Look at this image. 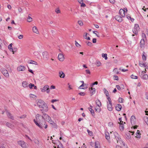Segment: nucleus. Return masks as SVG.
<instances>
[{
  "instance_id": "nucleus-1",
  "label": "nucleus",
  "mask_w": 148,
  "mask_h": 148,
  "mask_svg": "<svg viewBox=\"0 0 148 148\" xmlns=\"http://www.w3.org/2000/svg\"><path fill=\"white\" fill-rule=\"evenodd\" d=\"M41 116L39 114H37L36 115V119L34 120V121L35 124L38 126L40 128L42 129L44 127L46 129L47 127V125L46 124L45 121L40 120V118H41Z\"/></svg>"
},
{
  "instance_id": "nucleus-2",
  "label": "nucleus",
  "mask_w": 148,
  "mask_h": 148,
  "mask_svg": "<svg viewBox=\"0 0 148 148\" xmlns=\"http://www.w3.org/2000/svg\"><path fill=\"white\" fill-rule=\"evenodd\" d=\"M114 134L115 139L117 141V143H119L120 144L121 146L123 145L125 146L124 143L123 141L120 138V136L119 134L116 132H115Z\"/></svg>"
},
{
  "instance_id": "nucleus-3",
  "label": "nucleus",
  "mask_w": 148,
  "mask_h": 148,
  "mask_svg": "<svg viewBox=\"0 0 148 148\" xmlns=\"http://www.w3.org/2000/svg\"><path fill=\"white\" fill-rule=\"evenodd\" d=\"M41 108L40 110L42 112V113H45V112H47L48 110V108L47 104L45 103L41 107H40Z\"/></svg>"
},
{
  "instance_id": "nucleus-4",
  "label": "nucleus",
  "mask_w": 148,
  "mask_h": 148,
  "mask_svg": "<svg viewBox=\"0 0 148 148\" xmlns=\"http://www.w3.org/2000/svg\"><path fill=\"white\" fill-rule=\"evenodd\" d=\"M43 115L41 116V118L44 119L45 121H49V120L51 119V117L48 114H46L45 112L42 113Z\"/></svg>"
},
{
  "instance_id": "nucleus-5",
  "label": "nucleus",
  "mask_w": 148,
  "mask_h": 148,
  "mask_svg": "<svg viewBox=\"0 0 148 148\" xmlns=\"http://www.w3.org/2000/svg\"><path fill=\"white\" fill-rule=\"evenodd\" d=\"M2 73L3 75L6 77H8L9 76L8 71L4 68H1L0 70Z\"/></svg>"
},
{
  "instance_id": "nucleus-6",
  "label": "nucleus",
  "mask_w": 148,
  "mask_h": 148,
  "mask_svg": "<svg viewBox=\"0 0 148 148\" xmlns=\"http://www.w3.org/2000/svg\"><path fill=\"white\" fill-rule=\"evenodd\" d=\"M41 91L42 92L46 91L47 93H49L50 91L49 86L48 85H45L41 89Z\"/></svg>"
},
{
  "instance_id": "nucleus-7",
  "label": "nucleus",
  "mask_w": 148,
  "mask_h": 148,
  "mask_svg": "<svg viewBox=\"0 0 148 148\" xmlns=\"http://www.w3.org/2000/svg\"><path fill=\"white\" fill-rule=\"evenodd\" d=\"M140 75L141 78L143 79L146 80L148 79V75L147 74H145L143 71H142Z\"/></svg>"
},
{
  "instance_id": "nucleus-8",
  "label": "nucleus",
  "mask_w": 148,
  "mask_h": 148,
  "mask_svg": "<svg viewBox=\"0 0 148 148\" xmlns=\"http://www.w3.org/2000/svg\"><path fill=\"white\" fill-rule=\"evenodd\" d=\"M18 143L23 148H25L27 147L26 143L24 141H19L18 142Z\"/></svg>"
},
{
  "instance_id": "nucleus-9",
  "label": "nucleus",
  "mask_w": 148,
  "mask_h": 148,
  "mask_svg": "<svg viewBox=\"0 0 148 148\" xmlns=\"http://www.w3.org/2000/svg\"><path fill=\"white\" fill-rule=\"evenodd\" d=\"M37 103V105L40 108L45 103L41 99H39Z\"/></svg>"
},
{
  "instance_id": "nucleus-10",
  "label": "nucleus",
  "mask_w": 148,
  "mask_h": 148,
  "mask_svg": "<svg viewBox=\"0 0 148 148\" xmlns=\"http://www.w3.org/2000/svg\"><path fill=\"white\" fill-rule=\"evenodd\" d=\"M139 29V25L138 24H135L134 29L133 30V33L136 34H138V30Z\"/></svg>"
},
{
  "instance_id": "nucleus-11",
  "label": "nucleus",
  "mask_w": 148,
  "mask_h": 148,
  "mask_svg": "<svg viewBox=\"0 0 148 148\" xmlns=\"http://www.w3.org/2000/svg\"><path fill=\"white\" fill-rule=\"evenodd\" d=\"M42 56L43 59L45 60H47L49 58V55L48 52L47 51H45L42 53Z\"/></svg>"
},
{
  "instance_id": "nucleus-12",
  "label": "nucleus",
  "mask_w": 148,
  "mask_h": 148,
  "mask_svg": "<svg viewBox=\"0 0 148 148\" xmlns=\"http://www.w3.org/2000/svg\"><path fill=\"white\" fill-rule=\"evenodd\" d=\"M125 11L122 9H120L119 11V13L122 17H124L125 15Z\"/></svg>"
},
{
  "instance_id": "nucleus-13",
  "label": "nucleus",
  "mask_w": 148,
  "mask_h": 148,
  "mask_svg": "<svg viewBox=\"0 0 148 148\" xmlns=\"http://www.w3.org/2000/svg\"><path fill=\"white\" fill-rule=\"evenodd\" d=\"M58 59L60 61H63L64 60V55L62 53H59L58 55Z\"/></svg>"
},
{
  "instance_id": "nucleus-14",
  "label": "nucleus",
  "mask_w": 148,
  "mask_h": 148,
  "mask_svg": "<svg viewBox=\"0 0 148 148\" xmlns=\"http://www.w3.org/2000/svg\"><path fill=\"white\" fill-rule=\"evenodd\" d=\"M145 41L143 39H141L140 42V47L143 49L144 48Z\"/></svg>"
},
{
  "instance_id": "nucleus-15",
  "label": "nucleus",
  "mask_w": 148,
  "mask_h": 148,
  "mask_svg": "<svg viewBox=\"0 0 148 148\" xmlns=\"http://www.w3.org/2000/svg\"><path fill=\"white\" fill-rule=\"evenodd\" d=\"M17 69L18 71H23L25 70V68L24 66H20L17 68Z\"/></svg>"
},
{
  "instance_id": "nucleus-16",
  "label": "nucleus",
  "mask_w": 148,
  "mask_h": 148,
  "mask_svg": "<svg viewBox=\"0 0 148 148\" xmlns=\"http://www.w3.org/2000/svg\"><path fill=\"white\" fill-rule=\"evenodd\" d=\"M115 18L118 22H121L122 21L123 19L121 16H120L118 15L116 16H115Z\"/></svg>"
},
{
  "instance_id": "nucleus-17",
  "label": "nucleus",
  "mask_w": 148,
  "mask_h": 148,
  "mask_svg": "<svg viewBox=\"0 0 148 148\" xmlns=\"http://www.w3.org/2000/svg\"><path fill=\"white\" fill-rule=\"evenodd\" d=\"M7 115L8 117L12 120L14 119V116L12 115V114L9 112L8 111H7L6 112Z\"/></svg>"
},
{
  "instance_id": "nucleus-18",
  "label": "nucleus",
  "mask_w": 148,
  "mask_h": 148,
  "mask_svg": "<svg viewBox=\"0 0 148 148\" xmlns=\"http://www.w3.org/2000/svg\"><path fill=\"white\" fill-rule=\"evenodd\" d=\"M6 125L11 129H12L14 127V125H13L8 122L6 123Z\"/></svg>"
},
{
  "instance_id": "nucleus-19",
  "label": "nucleus",
  "mask_w": 148,
  "mask_h": 148,
  "mask_svg": "<svg viewBox=\"0 0 148 148\" xmlns=\"http://www.w3.org/2000/svg\"><path fill=\"white\" fill-rule=\"evenodd\" d=\"M107 108L108 110L109 111H111L112 110V104H110L108 103V102H107Z\"/></svg>"
},
{
  "instance_id": "nucleus-20",
  "label": "nucleus",
  "mask_w": 148,
  "mask_h": 148,
  "mask_svg": "<svg viewBox=\"0 0 148 148\" xmlns=\"http://www.w3.org/2000/svg\"><path fill=\"white\" fill-rule=\"evenodd\" d=\"M122 107L120 104H118L115 107L116 110L118 111H120L121 110Z\"/></svg>"
},
{
  "instance_id": "nucleus-21",
  "label": "nucleus",
  "mask_w": 148,
  "mask_h": 148,
  "mask_svg": "<svg viewBox=\"0 0 148 148\" xmlns=\"http://www.w3.org/2000/svg\"><path fill=\"white\" fill-rule=\"evenodd\" d=\"M22 85L24 88L27 87L29 86L28 83L26 81L23 82L22 83Z\"/></svg>"
},
{
  "instance_id": "nucleus-22",
  "label": "nucleus",
  "mask_w": 148,
  "mask_h": 148,
  "mask_svg": "<svg viewBox=\"0 0 148 148\" xmlns=\"http://www.w3.org/2000/svg\"><path fill=\"white\" fill-rule=\"evenodd\" d=\"M59 76L60 77L64 78L65 76V75L62 71H60L59 72Z\"/></svg>"
},
{
  "instance_id": "nucleus-23",
  "label": "nucleus",
  "mask_w": 148,
  "mask_h": 148,
  "mask_svg": "<svg viewBox=\"0 0 148 148\" xmlns=\"http://www.w3.org/2000/svg\"><path fill=\"white\" fill-rule=\"evenodd\" d=\"M103 90L104 92V94H105L107 97H109V95L108 92L106 88H104L103 89Z\"/></svg>"
},
{
  "instance_id": "nucleus-24",
  "label": "nucleus",
  "mask_w": 148,
  "mask_h": 148,
  "mask_svg": "<svg viewBox=\"0 0 148 148\" xmlns=\"http://www.w3.org/2000/svg\"><path fill=\"white\" fill-rule=\"evenodd\" d=\"M12 43L10 44V45L8 46V48L10 51L14 52L15 51H14L13 49H12ZM13 53H14V52H13Z\"/></svg>"
},
{
  "instance_id": "nucleus-25",
  "label": "nucleus",
  "mask_w": 148,
  "mask_h": 148,
  "mask_svg": "<svg viewBox=\"0 0 148 148\" xmlns=\"http://www.w3.org/2000/svg\"><path fill=\"white\" fill-rule=\"evenodd\" d=\"M32 30L33 31V32L36 34H38V30L37 29V27H35L34 26L33 27Z\"/></svg>"
},
{
  "instance_id": "nucleus-26",
  "label": "nucleus",
  "mask_w": 148,
  "mask_h": 148,
  "mask_svg": "<svg viewBox=\"0 0 148 148\" xmlns=\"http://www.w3.org/2000/svg\"><path fill=\"white\" fill-rule=\"evenodd\" d=\"M90 90L91 93L92 94V95L94 94L96 90L95 88L92 87L90 88Z\"/></svg>"
},
{
  "instance_id": "nucleus-27",
  "label": "nucleus",
  "mask_w": 148,
  "mask_h": 148,
  "mask_svg": "<svg viewBox=\"0 0 148 148\" xmlns=\"http://www.w3.org/2000/svg\"><path fill=\"white\" fill-rule=\"evenodd\" d=\"M88 110L92 114V115L94 116L95 115V112L93 110H92L91 108H88Z\"/></svg>"
},
{
  "instance_id": "nucleus-28",
  "label": "nucleus",
  "mask_w": 148,
  "mask_h": 148,
  "mask_svg": "<svg viewBox=\"0 0 148 148\" xmlns=\"http://www.w3.org/2000/svg\"><path fill=\"white\" fill-rule=\"evenodd\" d=\"M28 62L29 64H35V65H37L38 64L37 63V62H36L35 61H33V60H30L29 61H28Z\"/></svg>"
},
{
  "instance_id": "nucleus-29",
  "label": "nucleus",
  "mask_w": 148,
  "mask_h": 148,
  "mask_svg": "<svg viewBox=\"0 0 148 148\" xmlns=\"http://www.w3.org/2000/svg\"><path fill=\"white\" fill-rule=\"evenodd\" d=\"M135 119V117L134 116L132 115L131 116V123H134V120Z\"/></svg>"
},
{
  "instance_id": "nucleus-30",
  "label": "nucleus",
  "mask_w": 148,
  "mask_h": 148,
  "mask_svg": "<svg viewBox=\"0 0 148 148\" xmlns=\"http://www.w3.org/2000/svg\"><path fill=\"white\" fill-rule=\"evenodd\" d=\"M96 103L97 106H98L100 107L101 106V102L99 99H98L96 100Z\"/></svg>"
},
{
  "instance_id": "nucleus-31",
  "label": "nucleus",
  "mask_w": 148,
  "mask_h": 148,
  "mask_svg": "<svg viewBox=\"0 0 148 148\" xmlns=\"http://www.w3.org/2000/svg\"><path fill=\"white\" fill-rule=\"evenodd\" d=\"M136 137L138 138H140V132L139 130H137L136 133Z\"/></svg>"
},
{
  "instance_id": "nucleus-32",
  "label": "nucleus",
  "mask_w": 148,
  "mask_h": 148,
  "mask_svg": "<svg viewBox=\"0 0 148 148\" xmlns=\"http://www.w3.org/2000/svg\"><path fill=\"white\" fill-rule=\"evenodd\" d=\"M119 128L121 131H123L124 129V127L123 124H120L119 126Z\"/></svg>"
},
{
  "instance_id": "nucleus-33",
  "label": "nucleus",
  "mask_w": 148,
  "mask_h": 148,
  "mask_svg": "<svg viewBox=\"0 0 148 148\" xmlns=\"http://www.w3.org/2000/svg\"><path fill=\"white\" fill-rule=\"evenodd\" d=\"M86 85V84H82L80 86H79V88L80 89H85L87 88V86H86V87L85 88H82V87H83L85 85Z\"/></svg>"
},
{
  "instance_id": "nucleus-34",
  "label": "nucleus",
  "mask_w": 148,
  "mask_h": 148,
  "mask_svg": "<svg viewBox=\"0 0 148 148\" xmlns=\"http://www.w3.org/2000/svg\"><path fill=\"white\" fill-rule=\"evenodd\" d=\"M100 107L98 106V107H96L95 108V110L96 112H99L101 111V108Z\"/></svg>"
},
{
  "instance_id": "nucleus-35",
  "label": "nucleus",
  "mask_w": 148,
  "mask_h": 148,
  "mask_svg": "<svg viewBox=\"0 0 148 148\" xmlns=\"http://www.w3.org/2000/svg\"><path fill=\"white\" fill-rule=\"evenodd\" d=\"M107 54L106 53H102V56L103 58H104L105 60H107L108 59L107 56Z\"/></svg>"
},
{
  "instance_id": "nucleus-36",
  "label": "nucleus",
  "mask_w": 148,
  "mask_h": 148,
  "mask_svg": "<svg viewBox=\"0 0 148 148\" xmlns=\"http://www.w3.org/2000/svg\"><path fill=\"white\" fill-rule=\"evenodd\" d=\"M145 53L144 52L143 53V55L142 56V58L143 60L144 61H145L146 60V57L145 55Z\"/></svg>"
},
{
  "instance_id": "nucleus-37",
  "label": "nucleus",
  "mask_w": 148,
  "mask_h": 148,
  "mask_svg": "<svg viewBox=\"0 0 148 148\" xmlns=\"http://www.w3.org/2000/svg\"><path fill=\"white\" fill-rule=\"evenodd\" d=\"M144 120L148 126V117L147 116H145L144 117Z\"/></svg>"
},
{
  "instance_id": "nucleus-38",
  "label": "nucleus",
  "mask_w": 148,
  "mask_h": 148,
  "mask_svg": "<svg viewBox=\"0 0 148 148\" xmlns=\"http://www.w3.org/2000/svg\"><path fill=\"white\" fill-rule=\"evenodd\" d=\"M95 148H100V146L99 144V143L98 142H95Z\"/></svg>"
},
{
  "instance_id": "nucleus-39",
  "label": "nucleus",
  "mask_w": 148,
  "mask_h": 148,
  "mask_svg": "<svg viewBox=\"0 0 148 148\" xmlns=\"http://www.w3.org/2000/svg\"><path fill=\"white\" fill-rule=\"evenodd\" d=\"M87 131L89 135L90 136H92L93 133L92 131H90L88 129L87 130Z\"/></svg>"
},
{
  "instance_id": "nucleus-40",
  "label": "nucleus",
  "mask_w": 148,
  "mask_h": 148,
  "mask_svg": "<svg viewBox=\"0 0 148 148\" xmlns=\"http://www.w3.org/2000/svg\"><path fill=\"white\" fill-rule=\"evenodd\" d=\"M105 136L106 138L109 141L110 139V136L109 134H105Z\"/></svg>"
},
{
  "instance_id": "nucleus-41",
  "label": "nucleus",
  "mask_w": 148,
  "mask_h": 148,
  "mask_svg": "<svg viewBox=\"0 0 148 148\" xmlns=\"http://www.w3.org/2000/svg\"><path fill=\"white\" fill-rule=\"evenodd\" d=\"M52 127L54 128L57 129V126L56 123H54L52 124Z\"/></svg>"
},
{
  "instance_id": "nucleus-42",
  "label": "nucleus",
  "mask_w": 148,
  "mask_h": 148,
  "mask_svg": "<svg viewBox=\"0 0 148 148\" xmlns=\"http://www.w3.org/2000/svg\"><path fill=\"white\" fill-rule=\"evenodd\" d=\"M29 15L27 19V21L29 22H31L32 21V18Z\"/></svg>"
},
{
  "instance_id": "nucleus-43",
  "label": "nucleus",
  "mask_w": 148,
  "mask_h": 148,
  "mask_svg": "<svg viewBox=\"0 0 148 148\" xmlns=\"http://www.w3.org/2000/svg\"><path fill=\"white\" fill-rule=\"evenodd\" d=\"M107 97V99L108 100V101H107V102H108V103L109 104H112V101L111 100V98L109 97Z\"/></svg>"
},
{
  "instance_id": "nucleus-44",
  "label": "nucleus",
  "mask_w": 148,
  "mask_h": 148,
  "mask_svg": "<svg viewBox=\"0 0 148 148\" xmlns=\"http://www.w3.org/2000/svg\"><path fill=\"white\" fill-rule=\"evenodd\" d=\"M131 77L132 79H137L138 77L134 75H132L131 76Z\"/></svg>"
},
{
  "instance_id": "nucleus-45",
  "label": "nucleus",
  "mask_w": 148,
  "mask_h": 148,
  "mask_svg": "<svg viewBox=\"0 0 148 148\" xmlns=\"http://www.w3.org/2000/svg\"><path fill=\"white\" fill-rule=\"evenodd\" d=\"M126 136L127 137H126V138L127 139H130L131 138V136L129 133H127L126 134Z\"/></svg>"
},
{
  "instance_id": "nucleus-46",
  "label": "nucleus",
  "mask_w": 148,
  "mask_h": 148,
  "mask_svg": "<svg viewBox=\"0 0 148 148\" xmlns=\"http://www.w3.org/2000/svg\"><path fill=\"white\" fill-rule=\"evenodd\" d=\"M34 86V85L32 83H30L29 85V86L30 89H32V87Z\"/></svg>"
},
{
  "instance_id": "nucleus-47",
  "label": "nucleus",
  "mask_w": 148,
  "mask_h": 148,
  "mask_svg": "<svg viewBox=\"0 0 148 148\" xmlns=\"http://www.w3.org/2000/svg\"><path fill=\"white\" fill-rule=\"evenodd\" d=\"M78 23L79 24L80 26H82L83 25V22L80 20L78 22Z\"/></svg>"
},
{
  "instance_id": "nucleus-48",
  "label": "nucleus",
  "mask_w": 148,
  "mask_h": 148,
  "mask_svg": "<svg viewBox=\"0 0 148 148\" xmlns=\"http://www.w3.org/2000/svg\"><path fill=\"white\" fill-rule=\"evenodd\" d=\"M101 64V63L99 61H97L96 63V65L97 66H100Z\"/></svg>"
},
{
  "instance_id": "nucleus-49",
  "label": "nucleus",
  "mask_w": 148,
  "mask_h": 148,
  "mask_svg": "<svg viewBox=\"0 0 148 148\" xmlns=\"http://www.w3.org/2000/svg\"><path fill=\"white\" fill-rule=\"evenodd\" d=\"M114 72L116 74H118L119 73V72L118 69L116 68H115L114 70Z\"/></svg>"
},
{
  "instance_id": "nucleus-50",
  "label": "nucleus",
  "mask_w": 148,
  "mask_h": 148,
  "mask_svg": "<svg viewBox=\"0 0 148 148\" xmlns=\"http://www.w3.org/2000/svg\"><path fill=\"white\" fill-rule=\"evenodd\" d=\"M26 115L25 114H23L19 117L20 119H24L26 117Z\"/></svg>"
},
{
  "instance_id": "nucleus-51",
  "label": "nucleus",
  "mask_w": 148,
  "mask_h": 148,
  "mask_svg": "<svg viewBox=\"0 0 148 148\" xmlns=\"http://www.w3.org/2000/svg\"><path fill=\"white\" fill-rule=\"evenodd\" d=\"M118 100L119 102L122 103L123 102V99L122 98L120 97L119 98Z\"/></svg>"
},
{
  "instance_id": "nucleus-52",
  "label": "nucleus",
  "mask_w": 148,
  "mask_h": 148,
  "mask_svg": "<svg viewBox=\"0 0 148 148\" xmlns=\"http://www.w3.org/2000/svg\"><path fill=\"white\" fill-rule=\"evenodd\" d=\"M55 12L57 13H60V10L58 8H57L55 10Z\"/></svg>"
},
{
  "instance_id": "nucleus-53",
  "label": "nucleus",
  "mask_w": 148,
  "mask_h": 148,
  "mask_svg": "<svg viewBox=\"0 0 148 148\" xmlns=\"http://www.w3.org/2000/svg\"><path fill=\"white\" fill-rule=\"evenodd\" d=\"M29 96L31 97H32L33 98H34L36 97L35 95L31 94L29 95Z\"/></svg>"
},
{
  "instance_id": "nucleus-54",
  "label": "nucleus",
  "mask_w": 148,
  "mask_h": 148,
  "mask_svg": "<svg viewBox=\"0 0 148 148\" xmlns=\"http://www.w3.org/2000/svg\"><path fill=\"white\" fill-rule=\"evenodd\" d=\"M98 83V82H97V81L95 82H94L92 84V85H91V86L92 87L93 86V85H95V84H96V85Z\"/></svg>"
},
{
  "instance_id": "nucleus-55",
  "label": "nucleus",
  "mask_w": 148,
  "mask_h": 148,
  "mask_svg": "<svg viewBox=\"0 0 148 148\" xmlns=\"http://www.w3.org/2000/svg\"><path fill=\"white\" fill-rule=\"evenodd\" d=\"M75 45L77 47L80 46V45L76 41H75Z\"/></svg>"
},
{
  "instance_id": "nucleus-56",
  "label": "nucleus",
  "mask_w": 148,
  "mask_h": 148,
  "mask_svg": "<svg viewBox=\"0 0 148 148\" xmlns=\"http://www.w3.org/2000/svg\"><path fill=\"white\" fill-rule=\"evenodd\" d=\"M47 122H49L51 125L54 123V122L51 119V120H49V121H48Z\"/></svg>"
},
{
  "instance_id": "nucleus-57",
  "label": "nucleus",
  "mask_w": 148,
  "mask_h": 148,
  "mask_svg": "<svg viewBox=\"0 0 148 148\" xmlns=\"http://www.w3.org/2000/svg\"><path fill=\"white\" fill-rule=\"evenodd\" d=\"M34 143L38 145L39 144V141L37 139H35L34 140Z\"/></svg>"
},
{
  "instance_id": "nucleus-58",
  "label": "nucleus",
  "mask_w": 148,
  "mask_h": 148,
  "mask_svg": "<svg viewBox=\"0 0 148 148\" xmlns=\"http://www.w3.org/2000/svg\"><path fill=\"white\" fill-rule=\"evenodd\" d=\"M119 69L121 70L122 71H123V72H125V71H128V70L127 69H121V68H120Z\"/></svg>"
},
{
  "instance_id": "nucleus-59",
  "label": "nucleus",
  "mask_w": 148,
  "mask_h": 148,
  "mask_svg": "<svg viewBox=\"0 0 148 148\" xmlns=\"http://www.w3.org/2000/svg\"><path fill=\"white\" fill-rule=\"evenodd\" d=\"M23 35H20L19 36H18V38L19 39H22L23 38Z\"/></svg>"
},
{
  "instance_id": "nucleus-60",
  "label": "nucleus",
  "mask_w": 148,
  "mask_h": 148,
  "mask_svg": "<svg viewBox=\"0 0 148 148\" xmlns=\"http://www.w3.org/2000/svg\"><path fill=\"white\" fill-rule=\"evenodd\" d=\"M116 87L117 88V89L119 90H120L121 89V87L118 85H116Z\"/></svg>"
},
{
  "instance_id": "nucleus-61",
  "label": "nucleus",
  "mask_w": 148,
  "mask_h": 148,
  "mask_svg": "<svg viewBox=\"0 0 148 148\" xmlns=\"http://www.w3.org/2000/svg\"><path fill=\"white\" fill-rule=\"evenodd\" d=\"M78 94L81 96H84L85 95V93L84 92H80Z\"/></svg>"
},
{
  "instance_id": "nucleus-62",
  "label": "nucleus",
  "mask_w": 148,
  "mask_h": 148,
  "mask_svg": "<svg viewBox=\"0 0 148 148\" xmlns=\"http://www.w3.org/2000/svg\"><path fill=\"white\" fill-rule=\"evenodd\" d=\"M87 45L88 46H91L92 45V43L91 42H88L87 43Z\"/></svg>"
},
{
  "instance_id": "nucleus-63",
  "label": "nucleus",
  "mask_w": 148,
  "mask_h": 148,
  "mask_svg": "<svg viewBox=\"0 0 148 148\" xmlns=\"http://www.w3.org/2000/svg\"><path fill=\"white\" fill-rule=\"evenodd\" d=\"M58 101V100L57 99H52L51 101V102L52 103H53L54 102Z\"/></svg>"
},
{
  "instance_id": "nucleus-64",
  "label": "nucleus",
  "mask_w": 148,
  "mask_h": 148,
  "mask_svg": "<svg viewBox=\"0 0 148 148\" xmlns=\"http://www.w3.org/2000/svg\"><path fill=\"white\" fill-rule=\"evenodd\" d=\"M81 4V7H84L86 6L85 4L83 2Z\"/></svg>"
}]
</instances>
